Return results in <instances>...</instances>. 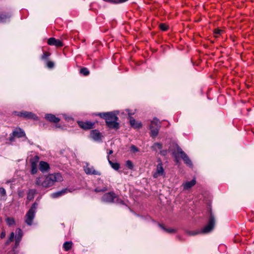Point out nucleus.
<instances>
[{
  "mask_svg": "<svg viewBox=\"0 0 254 254\" xmlns=\"http://www.w3.org/2000/svg\"><path fill=\"white\" fill-rule=\"evenodd\" d=\"M66 192H67V189H64L61 191H59L57 192L53 193L52 194V197L53 198H56V197L61 196L62 195L64 194Z\"/></svg>",
  "mask_w": 254,
  "mask_h": 254,
  "instance_id": "nucleus-22",
  "label": "nucleus"
},
{
  "mask_svg": "<svg viewBox=\"0 0 254 254\" xmlns=\"http://www.w3.org/2000/svg\"><path fill=\"white\" fill-rule=\"evenodd\" d=\"M72 246V243L71 241L65 242L63 245V248L67 251L71 248Z\"/></svg>",
  "mask_w": 254,
  "mask_h": 254,
  "instance_id": "nucleus-24",
  "label": "nucleus"
},
{
  "mask_svg": "<svg viewBox=\"0 0 254 254\" xmlns=\"http://www.w3.org/2000/svg\"><path fill=\"white\" fill-rule=\"evenodd\" d=\"M49 56H50V54L49 53L45 52V53H44V54L42 57V59L43 60L47 59Z\"/></svg>",
  "mask_w": 254,
  "mask_h": 254,
  "instance_id": "nucleus-35",
  "label": "nucleus"
},
{
  "mask_svg": "<svg viewBox=\"0 0 254 254\" xmlns=\"http://www.w3.org/2000/svg\"><path fill=\"white\" fill-rule=\"evenodd\" d=\"M37 193V190L35 189L30 190L27 194V199L29 201L33 200Z\"/></svg>",
  "mask_w": 254,
  "mask_h": 254,
  "instance_id": "nucleus-20",
  "label": "nucleus"
},
{
  "mask_svg": "<svg viewBox=\"0 0 254 254\" xmlns=\"http://www.w3.org/2000/svg\"><path fill=\"white\" fill-rule=\"evenodd\" d=\"M55 65L54 63L51 61H48L47 62V66L49 68L54 67Z\"/></svg>",
  "mask_w": 254,
  "mask_h": 254,
  "instance_id": "nucleus-31",
  "label": "nucleus"
},
{
  "mask_svg": "<svg viewBox=\"0 0 254 254\" xmlns=\"http://www.w3.org/2000/svg\"><path fill=\"white\" fill-rule=\"evenodd\" d=\"M130 151L132 153H135V152H138L139 151V150H138V149L136 146H135L134 145H132L130 147Z\"/></svg>",
  "mask_w": 254,
  "mask_h": 254,
  "instance_id": "nucleus-32",
  "label": "nucleus"
},
{
  "mask_svg": "<svg viewBox=\"0 0 254 254\" xmlns=\"http://www.w3.org/2000/svg\"><path fill=\"white\" fill-rule=\"evenodd\" d=\"M215 219L214 217L212 214L210 217L208 224L201 231V233L206 234L210 232L214 227Z\"/></svg>",
  "mask_w": 254,
  "mask_h": 254,
  "instance_id": "nucleus-6",
  "label": "nucleus"
},
{
  "mask_svg": "<svg viewBox=\"0 0 254 254\" xmlns=\"http://www.w3.org/2000/svg\"><path fill=\"white\" fill-rule=\"evenodd\" d=\"M100 116L106 120L107 125L111 128H118L119 124L117 122L118 118L117 115L113 113H100Z\"/></svg>",
  "mask_w": 254,
  "mask_h": 254,
  "instance_id": "nucleus-2",
  "label": "nucleus"
},
{
  "mask_svg": "<svg viewBox=\"0 0 254 254\" xmlns=\"http://www.w3.org/2000/svg\"><path fill=\"white\" fill-rule=\"evenodd\" d=\"M126 166L129 168V169H132L133 168V164L132 162L128 160L126 162Z\"/></svg>",
  "mask_w": 254,
  "mask_h": 254,
  "instance_id": "nucleus-34",
  "label": "nucleus"
},
{
  "mask_svg": "<svg viewBox=\"0 0 254 254\" xmlns=\"http://www.w3.org/2000/svg\"><path fill=\"white\" fill-rule=\"evenodd\" d=\"M6 194L5 190L2 188H0V195L4 196Z\"/></svg>",
  "mask_w": 254,
  "mask_h": 254,
  "instance_id": "nucleus-36",
  "label": "nucleus"
},
{
  "mask_svg": "<svg viewBox=\"0 0 254 254\" xmlns=\"http://www.w3.org/2000/svg\"><path fill=\"white\" fill-rule=\"evenodd\" d=\"M188 234L190 236H194L197 235L198 234L201 233V231H190L188 232Z\"/></svg>",
  "mask_w": 254,
  "mask_h": 254,
  "instance_id": "nucleus-30",
  "label": "nucleus"
},
{
  "mask_svg": "<svg viewBox=\"0 0 254 254\" xmlns=\"http://www.w3.org/2000/svg\"><path fill=\"white\" fill-rule=\"evenodd\" d=\"M108 161L109 164L111 165V167L115 169V170H118L120 168V164L118 163H113L110 160L109 156H107Z\"/></svg>",
  "mask_w": 254,
  "mask_h": 254,
  "instance_id": "nucleus-23",
  "label": "nucleus"
},
{
  "mask_svg": "<svg viewBox=\"0 0 254 254\" xmlns=\"http://www.w3.org/2000/svg\"><path fill=\"white\" fill-rule=\"evenodd\" d=\"M12 134L13 136H16L19 138L24 136L25 135L24 131L19 128H16L14 130H13Z\"/></svg>",
  "mask_w": 254,
  "mask_h": 254,
  "instance_id": "nucleus-17",
  "label": "nucleus"
},
{
  "mask_svg": "<svg viewBox=\"0 0 254 254\" xmlns=\"http://www.w3.org/2000/svg\"><path fill=\"white\" fill-rule=\"evenodd\" d=\"M91 137L96 141H98L101 139V134L97 130H92L90 133Z\"/></svg>",
  "mask_w": 254,
  "mask_h": 254,
  "instance_id": "nucleus-15",
  "label": "nucleus"
},
{
  "mask_svg": "<svg viewBox=\"0 0 254 254\" xmlns=\"http://www.w3.org/2000/svg\"><path fill=\"white\" fill-rule=\"evenodd\" d=\"M196 184V181L195 179L192 180L190 182H186L183 184V186L184 190H189Z\"/></svg>",
  "mask_w": 254,
  "mask_h": 254,
  "instance_id": "nucleus-18",
  "label": "nucleus"
},
{
  "mask_svg": "<svg viewBox=\"0 0 254 254\" xmlns=\"http://www.w3.org/2000/svg\"><path fill=\"white\" fill-rule=\"evenodd\" d=\"M84 170L86 174L101 175V173L94 169V167L90 166L88 163H86V165L84 166Z\"/></svg>",
  "mask_w": 254,
  "mask_h": 254,
  "instance_id": "nucleus-8",
  "label": "nucleus"
},
{
  "mask_svg": "<svg viewBox=\"0 0 254 254\" xmlns=\"http://www.w3.org/2000/svg\"><path fill=\"white\" fill-rule=\"evenodd\" d=\"M36 160L31 162V173L35 174L37 172V163L38 161L39 158L36 157Z\"/></svg>",
  "mask_w": 254,
  "mask_h": 254,
  "instance_id": "nucleus-21",
  "label": "nucleus"
},
{
  "mask_svg": "<svg viewBox=\"0 0 254 254\" xmlns=\"http://www.w3.org/2000/svg\"><path fill=\"white\" fill-rule=\"evenodd\" d=\"M130 124L131 127L135 128H139L141 127V124L140 122H137L132 118H130Z\"/></svg>",
  "mask_w": 254,
  "mask_h": 254,
  "instance_id": "nucleus-19",
  "label": "nucleus"
},
{
  "mask_svg": "<svg viewBox=\"0 0 254 254\" xmlns=\"http://www.w3.org/2000/svg\"><path fill=\"white\" fill-rule=\"evenodd\" d=\"M159 28L163 31H166L168 29V26L165 23H161L159 25Z\"/></svg>",
  "mask_w": 254,
  "mask_h": 254,
  "instance_id": "nucleus-29",
  "label": "nucleus"
},
{
  "mask_svg": "<svg viewBox=\"0 0 254 254\" xmlns=\"http://www.w3.org/2000/svg\"><path fill=\"white\" fill-rule=\"evenodd\" d=\"M113 153V151L112 150H109V151L107 152V154H108V156L110 155V154H112V153Z\"/></svg>",
  "mask_w": 254,
  "mask_h": 254,
  "instance_id": "nucleus-40",
  "label": "nucleus"
},
{
  "mask_svg": "<svg viewBox=\"0 0 254 254\" xmlns=\"http://www.w3.org/2000/svg\"><path fill=\"white\" fill-rule=\"evenodd\" d=\"M116 198V195L114 193L109 192L105 193L102 197V200L106 202H113L114 199Z\"/></svg>",
  "mask_w": 254,
  "mask_h": 254,
  "instance_id": "nucleus-11",
  "label": "nucleus"
},
{
  "mask_svg": "<svg viewBox=\"0 0 254 254\" xmlns=\"http://www.w3.org/2000/svg\"><path fill=\"white\" fill-rule=\"evenodd\" d=\"M45 119L49 122L57 123L60 122V119L56 117L54 115L47 114L45 115Z\"/></svg>",
  "mask_w": 254,
  "mask_h": 254,
  "instance_id": "nucleus-14",
  "label": "nucleus"
},
{
  "mask_svg": "<svg viewBox=\"0 0 254 254\" xmlns=\"http://www.w3.org/2000/svg\"><path fill=\"white\" fill-rule=\"evenodd\" d=\"M80 73L83 74L84 75H88L89 74V71L86 67L82 68L80 69Z\"/></svg>",
  "mask_w": 254,
  "mask_h": 254,
  "instance_id": "nucleus-27",
  "label": "nucleus"
},
{
  "mask_svg": "<svg viewBox=\"0 0 254 254\" xmlns=\"http://www.w3.org/2000/svg\"><path fill=\"white\" fill-rule=\"evenodd\" d=\"M13 136H12L10 138L9 140L11 141H13Z\"/></svg>",
  "mask_w": 254,
  "mask_h": 254,
  "instance_id": "nucleus-42",
  "label": "nucleus"
},
{
  "mask_svg": "<svg viewBox=\"0 0 254 254\" xmlns=\"http://www.w3.org/2000/svg\"><path fill=\"white\" fill-rule=\"evenodd\" d=\"M106 190H107V189L105 188L103 190H99L98 189H96L95 190L96 192H99L101 191H105Z\"/></svg>",
  "mask_w": 254,
  "mask_h": 254,
  "instance_id": "nucleus-39",
  "label": "nucleus"
},
{
  "mask_svg": "<svg viewBox=\"0 0 254 254\" xmlns=\"http://www.w3.org/2000/svg\"><path fill=\"white\" fill-rule=\"evenodd\" d=\"M94 123L91 122H82V121H79L78 122V125L79 126L84 129H91L93 127Z\"/></svg>",
  "mask_w": 254,
  "mask_h": 254,
  "instance_id": "nucleus-12",
  "label": "nucleus"
},
{
  "mask_svg": "<svg viewBox=\"0 0 254 254\" xmlns=\"http://www.w3.org/2000/svg\"><path fill=\"white\" fill-rule=\"evenodd\" d=\"M0 238L3 239L5 237V233L4 232H2L0 235Z\"/></svg>",
  "mask_w": 254,
  "mask_h": 254,
  "instance_id": "nucleus-38",
  "label": "nucleus"
},
{
  "mask_svg": "<svg viewBox=\"0 0 254 254\" xmlns=\"http://www.w3.org/2000/svg\"><path fill=\"white\" fill-rule=\"evenodd\" d=\"M15 232L16 234L15 235L14 233L13 232H12L10 233V237L8 240L5 242V245H8L9 243L13 241L14 238L15 237V243L14 247L13 248L14 249H16L18 247L20 242L21 241L23 236V232L21 229H16Z\"/></svg>",
  "mask_w": 254,
  "mask_h": 254,
  "instance_id": "nucleus-3",
  "label": "nucleus"
},
{
  "mask_svg": "<svg viewBox=\"0 0 254 254\" xmlns=\"http://www.w3.org/2000/svg\"><path fill=\"white\" fill-rule=\"evenodd\" d=\"M63 180L61 174L57 173L39 177L36 178L35 184L37 186L47 188L53 186L56 182H60Z\"/></svg>",
  "mask_w": 254,
  "mask_h": 254,
  "instance_id": "nucleus-1",
  "label": "nucleus"
},
{
  "mask_svg": "<svg viewBox=\"0 0 254 254\" xmlns=\"http://www.w3.org/2000/svg\"><path fill=\"white\" fill-rule=\"evenodd\" d=\"M37 207L38 203L37 202L34 203L31 207L26 213L25 216V222L28 225L30 226L32 224V222L35 217Z\"/></svg>",
  "mask_w": 254,
  "mask_h": 254,
  "instance_id": "nucleus-4",
  "label": "nucleus"
},
{
  "mask_svg": "<svg viewBox=\"0 0 254 254\" xmlns=\"http://www.w3.org/2000/svg\"><path fill=\"white\" fill-rule=\"evenodd\" d=\"M178 152L180 155L181 157L183 159L185 163L189 166L191 167L192 164L191 160L181 148L178 149Z\"/></svg>",
  "mask_w": 254,
  "mask_h": 254,
  "instance_id": "nucleus-9",
  "label": "nucleus"
},
{
  "mask_svg": "<svg viewBox=\"0 0 254 254\" xmlns=\"http://www.w3.org/2000/svg\"><path fill=\"white\" fill-rule=\"evenodd\" d=\"M6 222L7 225L9 226L14 225L15 224L14 218L8 217L6 219Z\"/></svg>",
  "mask_w": 254,
  "mask_h": 254,
  "instance_id": "nucleus-26",
  "label": "nucleus"
},
{
  "mask_svg": "<svg viewBox=\"0 0 254 254\" xmlns=\"http://www.w3.org/2000/svg\"><path fill=\"white\" fill-rule=\"evenodd\" d=\"M159 226L165 232L168 233H174L176 232V230L173 228H166L164 226L162 225L159 224Z\"/></svg>",
  "mask_w": 254,
  "mask_h": 254,
  "instance_id": "nucleus-25",
  "label": "nucleus"
},
{
  "mask_svg": "<svg viewBox=\"0 0 254 254\" xmlns=\"http://www.w3.org/2000/svg\"><path fill=\"white\" fill-rule=\"evenodd\" d=\"M106 1L116 3V2L115 1V0H107V1Z\"/></svg>",
  "mask_w": 254,
  "mask_h": 254,
  "instance_id": "nucleus-41",
  "label": "nucleus"
},
{
  "mask_svg": "<svg viewBox=\"0 0 254 254\" xmlns=\"http://www.w3.org/2000/svg\"><path fill=\"white\" fill-rule=\"evenodd\" d=\"M152 148L155 150L161 149L162 148V145L159 143H155L152 146Z\"/></svg>",
  "mask_w": 254,
  "mask_h": 254,
  "instance_id": "nucleus-28",
  "label": "nucleus"
},
{
  "mask_svg": "<svg viewBox=\"0 0 254 254\" xmlns=\"http://www.w3.org/2000/svg\"><path fill=\"white\" fill-rule=\"evenodd\" d=\"M223 31L222 30L219 29H216L214 31V33L215 35L216 36H217V35H220L221 33H222Z\"/></svg>",
  "mask_w": 254,
  "mask_h": 254,
  "instance_id": "nucleus-33",
  "label": "nucleus"
},
{
  "mask_svg": "<svg viewBox=\"0 0 254 254\" xmlns=\"http://www.w3.org/2000/svg\"><path fill=\"white\" fill-rule=\"evenodd\" d=\"M165 175L164 170L163 168V165L161 162L159 163L156 167V170L153 174L154 178H157L159 176H164Z\"/></svg>",
  "mask_w": 254,
  "mask_h": 254,
  "instance_id": "nucleus-10",
  "label": "nucleus"
},
{
  "mask_svg": "<svg viewBox=\"0 0 254 254\" xmlns=\"http://www.w3.org/2000/svg\"><path fill=\"white\" fill-rule=\"evenodd\" d=\"M160 127L161 125L159 121L157 118H154L151 121L150 126L151 135L152 137H155L157 135Z\"/></svg>",
  "mask_w": 254,
  "mask_h": 254,
  "instance_id": "nucleus-5",
  "label": "nucleus"
},
{
  "mask_svg": "<svg viewBox=\"0 0 254 254\" xmlns=\"http://www.w3.org/2000/svg\"><path fill=\"white\" fill-rule=\"evenodd\" d=\"M48 44L51 46H55L57 47H61L63 46V42L59 40L56 39L55 38H50L48 40Z\"/></svg>",
  "mask_w": 254,
  "mask_h": 254,
  "instance_id": "nucleus-13",
  "label": "nucleus"
},
{
  "mask_svg": "<svg viewBox=\"0 0 254 254\" xmlns=\"http://www.w3.org/2000/svg\"><path fill=\"white\" fill-rule=\"evenodd\" d=\"M50 167L49 164L44 161H41L39 164V169L42 172H47Z\"/></svg>",
  "mask_w": 254,
  "mask_h": 254,
  "instance_id": "nucleus-16",
  "label": "nucleus"
},
{
  "mask_svg": "<svg viewBox=\"0 0 254 254\" xmlns=\"http://www.w3.org/2000/svg\"><path fill=\"white\" fill-rule=\"evenodd\" d=\"M6 19V16L3 15H0V22H4Z\"/></svg>",
  "mask_w": 254,
  "mask_h": 254,
  "instance_id": "nucleus-37",
  "label": "nucleus"
},
{
  "mask_svg": "<svg viewBox=\"0 0 254 254\" xmlns=\"http://www.w3.org/2000/svg\"><path fill=\"white\" fill-rule=\"evenodd\" d=\"M16 115L19 117H23L25 119H32L34 120H38V118L36 115L32 112L27 111H22L19 112H15Z\"/></svg>",
  "mask_w": 254,
  "mask_h": 254,
  "instance_id": "nucleus-7",
  "label": "nucleus"
}]
</instances>
